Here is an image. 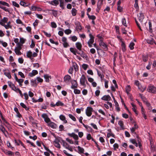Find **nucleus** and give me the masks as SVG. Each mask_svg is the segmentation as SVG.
<instances>
[{
    "instance_id": "obj_1",
    "label": "nucleus",
    "mask_w": 156,
    "mask_h": 156,
    "mask_svg": "<svg viewBox=\"0 0 156 156\" xmlns=\"http://www.w3.org/2000/svg\"><path fill=\"white\" fill-rule=\"evenodd\" d=\"M8 19L7 17H4L0 20V24L3 26L6 29H12V26L11 25V22H7Z\"/></svg>"
},
{
    "instance_id": "obj_2",
    "label": "nucleus",
    "mask_w": 156,
    "mask_h": 156,
    "mask_svg": "<svg viewBox=\"0 0 156 156\" xmlns=\"http://www.w3.org/2000/svg\"><path fill=\"white\" fill-rule=\"evenodd\" d=\"M70 51L75 55H76V54H77L79 55H80L83 58L85 57L86 56V55H85V54L82 51H81V53H80L77 50L76 48H70Z\"/></svg>"
},
{
    "instance_id": "obj_3",
    "label": "nucleus",
    "mask_w": 156,
    "mask_h": 156,
    "mask_svg": "<svg viewBox=\"0 0 156 156\" xmlns=\"http://www.w3.org/2000/svg\"><path fill=\"white\" fill-rule=\"evenodd\" d=\"M60 143L62 144V146L65 148L68 149L70 151L73 152V149L72 146H70L64 140H61Z\"/></svg>"
},
{
    "instance_id": "obj_4",
    "label": "nucleus",
    "mask_w": 156,
    "mask_h": 156,
    "mask_svg": "<svg viewBox=\"0 0 156 156\" xmlns=\"http://www.w3.org/2000/svg\"><path fill=\"white\" fill-rule=\"evenodd\" d=\"M80 83L81 85L84 87L86 86V83L88 84L86 78L85 76L84 75H82L80 80Z\"/></svg>"
},
{
    "instance_id": "obj_5",
    "label": "nucleus",
    "mask_w": 156,
    "mask_h": 156,
    "mask_svg": "<svg viewBox=\"0 0 156 156\" xmlns=\"http://www.w3.org/2000/svg\"><path fill=\"white\" fill-rule=\"evenodd\" d=\"M16 45L17 47H15L14 49V51L16 55H20L22 54V53L20 51L22 48V45L20 44H18Z\"/></svg>"
},
{
    "instance_id": "obj_6",
    "label": "nucleus",
    "mask_w": 156,
    "mask_h": 156,
    "mask_svg": "<svg viewBox=\"0 0 156 156\" xmlns=\"http://www.w3.org/2000/svg\"><path fill=\"white\" fill-rule=\"evenodd\" d=\"M89 36L90 39L87 42V44L88 46L91 48L92 47V44L94 42V37L91 33L89 34Z\"/></svg>"
},
{
    "instance_id": "obj_7",
    "label": "nucleus",
    "mask_w": 156,
    "mask_h": 156,
    "mask_svg": "<svg viewBox=\"0 0 156 156\" xmlns=\"http://www.w3.org/2000/svg\"><path fill=\"white\" fill-rule=\"evenodd\" d=\"M93 111V108L90 107H87L85 111L86 115L88 117L91 116L92 112Z\"/></svg>"
},
{
    "instance_id": "obj_8",
    "label": "nucleus",
    "mask_w": 156,
    "mask_h": 156,
    "mask_svg": "<svg viewBox=\"0 0 156 156\" xmlns=\"http://www.w3.org/2000/svg\"><path fill=\"white\" fill-rule=\"evenodd\" d=\"M1 119L3 121V123L5 126L6 127L9 129H11V126L9 122L5 119L3 117L2 115H1Z\"/></svg>"
},
{
    "instance_id": "obj_9",
    "label": "nucleus",
    "mask_w": 156,
    "mask_h": 156,
    "mask_svg": "<svg viewBox=\"0 0 156 156\" xmlns=\"http://www.w3.org/2000/svg\"><path fill=\"white\" fill-rule=\"evenodd\" d=\"M147 91L152 93L155 94L156 93V87L153 86H149L148 87Z\"/></svg>"
},
{
    "instance_id": "obj_10",
    "label": "nucleus",
    "mask_w": 156,
    "mask_h": 156,
    "mask_svg": "<svg viewBox=\"0 0 156 156\" xmlns=\"http://www.w3.org/2000/svg\"><path fill=\"white\" fill-rule=\"evenodd\" d=\"M41 117L44 119V121L47 124L51 121L50 119L48 117V115L46 114H43L41 115Z\"/></svg>"
},
{
    "instance_id": "obj_11",
    "label": "nucleus",
    "mask_w": 156,
    "mask_h": 156,
    "mask_svg": "<svg viewBox=\"0 0 156 156\" xmlns=\"http://www.w3.org/2000/svg\"><path fill=\"white\" fill-rule=\"evenodd\" d=\"M41 117L44 119V121L47 124L51 121L50 119L48 117V115L46 114H43L41 115Z\"/></svg>"
},
{
    "instance_id": "obj_12",
    "label": "nucleus",
    "mask_w": 156,
    "mask_h": 156,
    "mask_svg": "<svg viewBox=\"0 0 156 156\" xmlns=\"http://www.w3.org/2000/svg\"><path fill=\"white\" fill-rule=\"evenodd\" d=\"M41 117L44 119V121L47 124L51 121L50 119L48 117V115L46 114H43L41 115Z\"/></svg>"
},
{
    "instance_id": "obj_13",
    "label": "nucleus",
    "mask_w": 156,
    "mask_h": 156,
    "mask_svg": "<svg viewBox=\"0 0 156 156\" xmlns=\"http://www.w3.org/2000/svg\"><path fill=\"white\" fill-rule=\"evenodd\" d=\"M71 78L70 76L67 75L64 78V81L66 83H69L71 81Z\"/></svg>"
},
{
    "instance_id": "obj_14",
    "label": "nucleus",
    "mask_w": 156,
    "mask_h": 156,
    "mask_svg": "<svg viewBox=\"0 0 156 156\" xmlns=\"http://www.w3.org/2000/svg\"><path fill=\"white\" fill-rule=\"evenodd\" d=\"M76 26V30L77 31L79 32L82 29V26L80 22H77L75 23Z\"/></svg>"
},
{
    "instance_id": "obj_15",
    "label": "nucleus",
    "mask_w": 156,
    "mask_h": 156,
    "mask_svg": "<svg viewBox=\"0 0 156 156\" xmlns=\"http://www.w3.org/2000/svg\"><path fill=\"white\" fill-rule=\"evenodd\" d=\"M0 130L2 131L6 137H7L6 133H8V132L5 128L2 125H0Z\"/></svg>"
},
{
    "instance_id": "obj_16",
    "label": "nucleus",
    "mask_w": 156,
    "mask_h": 156,
    "mask_svg": "<svg viewBox=\"0 0 156 156\" xmlns=\"http://www.w3.org/2000/svg\"><path fill=\"white\" fill-rule=\"evenodd\" d=\"M138 126L136 124V123H134V126L132 128H130V130L131 133H135L134 132L136 129H138Z\"/></svg>"
},
{
    "instance_id": "obj_17",
    "label": "nucleus",
    "mask_w": 156,
    "mask_h": 156,
    "mask_svg": "<svg viewBox=\"0 0 156 156\" xmlns=\"http://www.w3.org/2000/svg\"><path fill=\"white\" fill-rule=\"evenodd\" d=\"M100 45L103 49L105 50H107L108 49L107 47L106 44L103 42V40H100Z\"/></svg>"
},
{
    "instance_id": "obj_18",
    "label": "nucleus",
    "mask_w": 156,
    "mask_h": 156,
    "mask_svg": "<svg viewBox=\"0 0 156 156\" xmlns=\"http://www.w3.org/2000/svg\"><path fill=\"white\" fill-rule=\"evenodd\" d=\"M48 126L54 129H56L57 126L56 124L51 121L48 124Z\"/></svg>"
},
{
    "instance_id": "obj_19",
    "label": "nucleus",
    "mask_w": 156,
    "mask_h": 156,
    "mask_svg": "<svg viewBox=\"0 0 156 156\" xmlns=\"http://www.w3.org/2000/svg\"><path fill=\"white\" fill-rule=\"evenodd\" d=\"M76 47L79 51H81L82 45L81 43L79 42H76L75 44Z\"/></svg>"
},
{
    "instance_id": "obj_20",
    "label": "nucleus",
    "mask_w": 156,
    "mask_h": 156,
    "mask_svg": "<svg viewBox=\"0 0 156 156\" xmlns=\"http://www.w3.org/2000/svg\"><path fill=\"white\" fill-rule=\"evenodd\" d=\"M72 86L71 88L72 89H75L77 87V83L75 80H73L71 81Z\"/></svg>"
},
{
    "instance_id": "obj_21",
    "label": "nucleus",
    "mask_w": 156,
    "mask_h": 156,
    "mask_svg": "<svg viewBox=\"0 0 156 156\" xmlns=\"http://www.w3.org/2000/svg\"><path fill=\"white\" fill-rule=\"evenodd\" d=\"M59 118L64 123H67V121L66 119V118L64 115H60Z\"/></svg>"
},
{
    "instance_id": "obj_22",
    "label": "nucleus",
    "mask_w": 156,
    "mask_h": 156,
    "mask_svg": "<svg viewBox=\"0 0 156 156\" xmlns=\"http://www.w3.org/2000/svg\"><path fill=\"white\" fill-rule=\"evenodd\" d=\"M138 19L140 22L142 23L144 18V15L142 13L139 14V16H138Z\"/></svg>"
},
{
    "instance_id": "obj_23",
    "label": "nucleus",
    "mask_w": 156,
    "mask_h": 156,
    "mask_svg": "<svg viewBox=\"0 0 156 156\" xmlns=\"http://www.w3.org/2000/svg\"><path fill=\"white\" fill-rule=\"evenodd\" d=\"M49 3L53 5L56 6L58 5L59 2L57 0H54L50 2Z\"/></svg>"
},
{
    "instance_id": "obj_24",
    "label": "nucleus",
    "mask_w": 156,
    "mask_h": 156,
    "mask_svg": "<svg viewBox=\"0 0 156 156\" xmlns=\"http://www.w3.org/2000/svg\"><path fill=\"white\" fill-rule=\"evenodd\" d=\"M38 71L35 70H32L31 73H30L28 75L30 77H32L38 74Z\"/></svg>"
},
{
    "instance_id": "obj_25",
    "label": "nucleus",
    "mask_w": 156,
    "mask_h": 156,
    "mask_svg": "<svg viewBox=\"0 0 156 156\" xmlns=\"http://www.w3.org/2000/svg\"><path fill=\"white\" fill-rule=\"evenodd\" d=\"M102 100L104 101H110L111 98L109 95H104L101 98Z\"/></svg>"
},
{
    "instance_id": "obj_26",
    "label": "nucleus",
    "mask_w": 156,
    "mask_h": 156,
    "mask_svg": "<svg viewBox=\"0 0 156 156\" xmlns=\"http://www.w3.org/2000/svg\"><path fill=\"white\" fill-rule=\"evenodd\" d=\"M27 58H29L31 60H32L33 59V57H32V52L30 51L27 52Z\"/></svg>"
},
{
    "instance_id": "obj_27",
    "label": "nucleus",
    "mask_w": 156,
    "mask_h": 156,
    "mask_svg": "<svg viewBox=\"0 0 156 156\" xmlns=\"http://www.w3.org/2000/svg\"><path fill=\"white\" fill-rule=\"evenodd\" d=\"M77 148L78 150V152L79 154L83 153L84 151V149L80 146H78L77 147Z\"/></svg>"
},
{
    "instance_id": "obj_28",
    "label": "nucleus",
    "mask_w": 156,
    "mask_h": 156,
    "mask_svg": "<svg viewBox=\"0 0 156 156\" xmlns=\"http://www.w3.org/2000/svg\"><path fill=\"white\" fill-rule=\"evenodd\" d=\"M44 78L45 79V81L47 82H49V79H51V76H49L48 75L46 74L44 76Z\"/></svg>"
},
{
    "instance_id": "obj_29",
    "label": "nucleus",
    "mask_w": 156,
    "mask_h": 156,
    "mask_svg": "<svg viewBox=\"0 0 156 156\" xmlns=\"http://www.w3.org/2000/svg\"><path fill=\"white\" fill-rule=\"evenodd\" d=\"M83 126L87 129L88 132H91L92 131V129L90 126L86 125L84 124H83Z\"/></svg>"
},
{
    "instance_id": "obj_30",
    "label": "nucleus",
    "mask_w": 156,
    "mask_h": 156,
    "mask_svg": "<svg viewBox=\"0 0 156 156\" xmlns=\"http://www.w3.org/2000/svg\"><path fill=\"white\" fill-rule=\"evenodd\" d=\"M8 83L9 86L12 90L14 89H16L15 86L11 82H8Z\"/></svg>"
},
{
    "instance_id": "obj_31",
    "label": "nucleus",
    "mask_w": 156,
    "mask_h": 156,
    "mask_svg": "<svg viewBox=\"0 0 156 156\" xmlns=\"http://www.w3.org/2000/svg\"><path fill=\"white\" fill-rule=\"evenodd\" d=\"M147 43L151 44H153L154 43V41L153 39L151 38L150 39H147L146 40Z\"/></svg>"
},
{
    "instance_id": "obj_32",
    "label": "nucleus",
    "mask_w": 156,
    "mask_h": 156,
    "mask_svg": "<svg viewBox=\"0 0 156 156\" xmlns=\"http://www.w3.org/2000/svg\"><path fill=\"white\" fill-rule=\"evenodd\" d=\"M64 105V104L60 101H58L55 104V105H56L57 106H63Z\"/></svg>"
},
{
    "instance_id": "obj_33",
    "label": "nucleus",
    "mask_w": 156,
    "mask_h": 156,
    "mask_svg": "<svg viewBox=\"0 0 156 156\" xmlns=\"http://www.w3.org/2000/svg\"><path fill=\"white\" fill-rule=\"evenodd\" d=\"M71 13L73 16H75L77 13L76 10L74 8H72L71 10Z\"/></svg>"
},
{
    "instance_id": "obj_34",
    "label": "nucleus",
    "mask_w": 156,
    "mask_h": 156,
    "mask_svg": "<svg viewBox=\"0 0 156 156\" xmlns=\"http://www.w3.org/2000/svg\"><path fill=\"white\" fill-rule=\"evenodd\" d=\"M54 145L55 147L58 148H60L61 147L59 143L57 141H54Z\"/></svg>"
},
{
    "instance_id": "obj_35",
    "label": "nucleus",
    "mask_w": 156,
    "mask_h": 156,
    "mask_svg": "<svg viewBox=\"0 0 156 156\" xmlns=\"http://www.w3.org/2000/svg\"><path fill=\"white\" fill-rule=\"evenodd\" d=\"M69 117L73 121L75 122L76 121V119L75 116L73 115L72 114H69L68 115Z\"/></svg>"
},
{
    "instance_id": "obj_36",
    "label": "nucleus",
    "mask_w": 156,
    "mask_h": 156,
    "mask_svg": "<svg viewBox=\"0 0 156 156\" xmlns=\"http://www.w3.org/2000/svg\"><path fill=\"white\" fill-rule=\"evenodd\" d=\"M145 102L146 106L148 107V109L149 110H151L152 108L151 106V104L147 101H146Z\"/></svg>"
},
{
    "instance_id": "obj_37",
    "label": "nucleus",
    "mask_w": 156,
    "mask_h": 156,
    "mask_svg": "<svg viewBox=\"0 0 156 156\" xmlns=\"http://www.w3.org/2000/svg\"><path fill=\"white\" fill-rule=\"evenodd\" d=\"M0 4L6 6L7 7L9 6V5L8 3L2 1H0Z\"/></svg>"
},
{
    "instance_id": "obj_38",
    "label": "nucleus",
    "mask_w": 156,
    "mask_h": 156,
    "mask_svg": "<svg viewBox=\"0 0 156 156\" xmlns=\"http://www.w3.org/2000/svg\"><path fill=\"white\" fill-rule=\"evenodd\" d=\"M118 124L120 126V127L122 129H124V124L123 122L122 121H119L118 122Z\"/></svg>"
},
{
    "instance_id": "obj_39",
    "label": "nucleus",
    "mask_w": 156,
    "mask_h": 156,
    "mask_svg": "<svg viewBox=\"0 0 156 156\" xmlns=\"http://www.w3.org/2000/svg\"><path fill=\"white\" fill-rule=\"evenodd\" d=\"M60 2V6L62 9H64V2L62 0H59Z\"/></svg>"
},
{
    "instance_id": "obj_40",
    "label": "nucleus",
    "mask_w": 156,
    "mask_h": 156,
    "mask_svg": "<svg viewBox=\"0 0 156 156\" xmlns=\"http://www.w3.org/2000/svg\"><path fill=\"white\" fill-rule=\"evenodd\" d=\"M131 90V87L130 85H127L126 88V93L128 94Z\"/></svg>"
},
{
    "instance_id": "obj_41",
    "label": "nucleus",
    "mask_w": 156,
    "mask_h": 156,
    "mask_svg": "<svg viewBox=\"0 0 156 156\" xmlns=\"http://www.w3.org/2000/svg\"><path fill=\"white\" fill-rule=\"evenodd\" d=\"M122 24L126 27H127V23H126V19L125 18H123L122 20Z\"/></svg>"
},
{
    "instance_id": "obj_42",
    "label": "nucleus",
    "mask_w": 156,
    "mask_h": 156,
    "mask_svg": "<svg viewBox=\"0 0 156 156\" xmlns=\"http://www.w3.org/2000/svg\"><path fill=\"white\" fill-rule=\"evenodd\" d=\"M23 79H20L18 80L17 82L19 83L20 86L21 87L22 86V83L23 82Z\"/></svg>"
},
{
    "instance_id": "obj_43",
    "label": "nucleus",
    "mask_w": 156,
    "mask_h": 156,
    "mask_svg": "<svg viewBox=\"0 0 156 156\" xmlns=\"http://www.w3.org/2000/svg\"><path fill=\"white\" fill-rule=\"evenodd\" d=\"M121 46L122 47V51L123 52L125 51L126 50V46L124 43L123 41L122 42Z\"/></svg>"
},
{
    "instance_id": "obj_44",
    "label": "nucleus",
    "mask_w": 156,
    "mask_h": 156,
    "mask_svg": "<svg viewBox=\"0 0 156 156\" xmlns=\"http://www.w3.org/2000/svg\"><path fill=\"white\" fill-rule=\"evenodd\" d=\"M4 74L7 77H8L9 79H11V76L9 72H5L4 73Z\"/></svg>"
},
{
    "instance_id": "obj_45",
    "label": "nucleus",
    "mask_w": 156,
    "mask_h": 156,
    "mask_svg": "<svg viewBox=\"0 0 156 156\" xmlns=\"http://www.w3.org/2000/svg\"><path fill=\"white\" fill-rule=\"evenodd\" d=\"M6 154L9 155L10 156H13L14 155V153L11 151H7Z\"/></svg>"
},
{
    "instance_id": "obj_46",
    "label": "nucleus",
    "mask_w": 156,
    "mask_h": 156,
    "mask_svg": "<svg viewBox=\"0 0 156 156\" xmlns=\"http://www.w3.org/2000/svg\"><path fill=\"white\" fill-rule=\"evenodd\" d=\"M0 8L4 10L6 12H9V10L8 8H6L5 7H4L1 5H0Z\"/></svg>"
},
{
    "instance_id": "obj_47",
    "label": "nucleus",
    "mask_w": 156,
    "mask_h": 156,
    "mask_svg": "<svg viewBox=\"0 0 156 156\" xmlns=\"http://www.w3.org/2000/svg\"><path fill=\"white\" fill-rule=\"evenodd\" d=\"M134 84L136 86L138 87V88L140 89V84L139 81L137 80H135L134 81Z\"/></svg>"
},
{
    "instance_id": "obj_48",
    "label": "nucleus",
    "mask_w": 156,
    "mask_h": 156,
    "mask_svg": "<svg viewBox=\"0 0 156 156\" xmlns=\"http://www.w3.org/2000/svg\"><path fill=\"white\" fill-rule=\"evenodd\" d=\"M103 2V0H98L97 3V6L99 8V6H101L102 5Z\"/></svg>"
},
{
    "instance_id": "obj_49",
    "label": "nucleus",
    "mask_w": 156,
    "mask_h": 156,
    "mask_svg": "<svg viewBox=\"0 0 156 156\" xmlns=\"http://www.w3.org/2000/svg\"><path fill=\"white\" fill-rule=\"evenodd\" d=\"M135 45L134 43L133 42H131L129 45V47L130 50H132L134 49V46Z\"/></svg>"
},
{
    "instance_id": "obj_50",
    "label": "nucleus",
    "mask_w": 156,
    "mask_h": 156,
    "mask_svg": "<svg viewBox=\"0 0 156 156\" xmlns=\"http://www.w3.org/2000/svg\"><path fill=\"white\" fill-rule=\"evenodd\" d=\"M148 24L149 26V31L150 32H152V24L150 21H149Z\"/></svg>"
},
{
    "instance_id": "obj_51",
    "label": "nucleus",
    "mask_w": 156,
    "mask_h": 156,
    "mask_svg": "<svg viewBox=\"0 0 156 156\" xmlns=\"http://www.w3.org/2000/svg\"><path fill=\"white\" fill-rule=\"evenodd\" d=\"M16 23L18 24H21L22 25H23L24 24L22 22V21L20 19H17L16 20Z\"/></svg>"
},
{
    "instance_id": "obj_52",
    "label": "nucleus",
    "mask_w": 156,
    "mask_h": 156,
    "mask_svg": "<svg viewBox=\"0 0 156 156\" xmlns=\"http://www.w3.org/2000/svg\"><path fill=\"white\" fill-rule=\"evenodd\" d=\"M131 105L133 107L132 109L133 110L134 112L136 111V106L134 105L133 103H131Z\"/></svg>"
},
{
    "instance_id": "obj_53",
    "label": "nucleus",
    "mask_w": 156,
    "mask_h": 156,
    "mask_svg": "<svg viewBox=\"0 0 156 156\" xmlns=\"http://www.w3.org/2000/svg\"><path fill=\"white\" fill-rule=\"evenodd\" d=\"M140 89H138L140 90L141 92H143L146 89V87H142L141 85L140 86Z\"/></svg>"
},
{
    "instance_id": "obj_54",
    "label": "nucleus",
    "mask_w": 156,
    "mask_h": 156,
    "mask_svg": "<svg viewBox=\"0 0 156 156\" xmlns=\"http://www.w3.org/2000/svg\"><path fill=\"white\" fill-rule=\"evenodd\" d=\"M12 5L14 6H15L17 8H19L20 7V5L19 4L17 3L16 2L13 1H12Z\"/></svg>"
},
{
    "instance_id": "obj_55",
    "label": "nucleus",
    "mask_w": 156,
    "mask_h": 156,
    "mask_svg": "<svg viewBox=\"0 0 156 156\" xmlns=\"http://www.w3.org/2000/svg\"><path fill=\"white\" fill-rule=\"evenodd\" d=\"M31 82L32 85H37V83L36 80H31Z\"/></svg>"
},
{
    "instance_id": "obj_56",
    "label": "nucleus",
    "mask_w": 156,
    "mask_h": 156,
    "mask_svg": "<svg viewBox=\"0 0 156 156\" xmlns=\"http://www.w3.org/2000/svg\"><path fill=\"white\" fill-rule=\"evenodd\" d=\"M20 106L22 107L23 108H25L26 110H28V108L26 106V105L23 103H20Z\"/></svg>"
},
{
    "instance_id": "obj_57",
    "label": "nucleus",
    "mask_w": 156,
    "mask_h": 156,
    "mask_svg": "<svg viewBox=\"0 0 156 156\" xmlns=\"http://www.w3.org/2000/svg\"><path fill=\"white\" fill-rule=\"evenodd\" d=\"M114 149L115 151H116L117 149L119 147V145L117 143H115L113 145Z\"/></svg>"
},
{
    "instance_id": "obj_58",
    "label": "nucleus",
    "mask_w": 156,
    "mask_h": 156,
    "mask_svg": "<svg viewBox=\"0 0 156 156\" xmlns=\"http://www.w3.org/2000/svg\"><path fill=\"white\" fill-rule=\"evenodd\" d=\"M72 32L71 30L69 29L66 30L64 31L65 33L66 34H70Z\"/></svg>"
},
{
    "instance_id": "obj_59",
    "label": "nucleus",
    "mask_w": 156,
    "mask_h": 156,
    "mask_svg": "<svg viewBox=\"0 0 156 156\" xmlns=\"http://www.w3.org/2000/svg\"><path fill=\"white\" fill-rule=\"evenodd\" d=\"M20 5L24 7L27 6V5H26V3L24 2L23 1H20Z\"/></svg>"
},
{
    "instance_id": "obj_60",
    "label": "nucleus",
    "mask_w": 156,
    "mask_h": 156,
    "mask_svg": "<svg viewBox=\"0 0 156 156\" xmlns=\"http://www.w3.org/2000/svg\"><path fill=\"white\" fill-rule=\"evenodd\" d=\"M51 11H52V13L53 16L55 17H56L57 16L58 14L57 11L56 10H51Z\"/></svg>"
},
{
    "instance_id": "obj_61",
    "label": "nucleus",
    "mask_w": 156,
    "mask_h": 156,
    "mask_svg": "<svg viewBox=\"0 0 156 156\" xmlns=\"http://www.w3.org/2000/svg\"><path fill=\"white\" fill-rule=\"evenodd\" d=\"M36 80H37V83L39 82L42 83L43 81V79L41 78L40 77H37Z\"/></svg>"
},
{
    "instance_id": "obj_62",
    "label": "nucleus",
    "mask_w": 156,
    "mask_h": 156,
    "mask_svg": "<svg viewBox=\"0 0 156 156\" xmlns=\"http://www.w3.org/2000/svg\"><path fill=\"white\" fill-rule=\"evenodd\" d=\"M105 81V88H107L108 87V81L105 79L104 80Z\"/></svg>"
},
{
    "instance_id": "obj_63",
    "label": "nucleus",
    "mask_w": 156,
    "mask_h": 156,
    "mask_svg": "<svg viewBox=\"0 0 156 156\" xmlns=\"http://www.w3.org/2000/svg\"><path fill=\"white\" fill-rule=\"evenodd\" d=\"M74 89V92L75 94H79L80 93V90L77 89Z\"/></svg>"
},
{
    "instance_id": "obj_64",
    "label": "nucleus",
    "mask_w": 156,
    "mask_h": 156,
    "mask_svg": "<svg viewBox=\"0 0 156 156\" xmlns=\"http://www.w3.org/2000/svg\"><path fill=\"white\" fill-rule=\"evenodd\" d=\"M51 26L54 28H56L57 27L56 24L54 22H51Z\"/></svg>"
}]
</instances>
